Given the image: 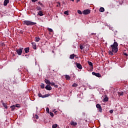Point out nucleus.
<instances>
[{
    "mask_svg": "<svg viewBox=\"0 0 128 128\" xmlns=\"http://www.w3.org/2000/svg\"><path fill=\"white\" fill-rule=\"evenodd\" d=\"M32 2H38V0H32Z\"/></svg>",
    "mask_w": 128,
    "mask_h": 128,
    "instance_id": "nucleus-38",
    "label": "nucleus"
},
{
    "mask_svg": "<svg viewBox=\"0 0 128 128\" xmlns=\"http://www.w3.org/2000/svg\"><path fill=\"white\" fill-rule=\"evenodd\" d=\"M24 24L26 26H34V24H36V22H32L30 20H24Z\"/></svg>",
    "mask_w": 128,
    "mask_h": 128,
    "instance_id": "nucleus-2",
    "label": "nucleus"
},
{
    "mask_svg": "<svg viewBox=\"0 0 128 128\" xmlns=\"http://www.w3.org/2000/svg\"><path fill=\"white\" fill-rule=\"evenodd\" d=\"M118 44L116 42H114V44L110 46L111 48L109 51V54L110 56H112L114 54H116L118 52Z\"/></svg>",
    "mask_w": 128,
    "mask_h": 128,
    "instance_id": "nucleus-1",
    "label": "nucleus"
},
{
    "mask_svg": "<svg viewBox=\"0 0 128 128\" xmlns=\"http://www.w3.org/2000/svg\"><path fill=\"white\" fill-rule=\"evenodd\" d=\"M35 40L36 42H40V38L38 37H36Z\"/></svg>",
    "mask_w": 128,
    "mask_h": 128,
    "instance_id": "nucleus-18",
    "label": "nucleus"
},
{
    "mask_svg": "<svg viewBox=\"0 0 128 128\" xmlns=\"http://www.w3.org/2000/svg\"><path fill=\"white\" fill-rule=\"evenodd\" d=\"M2 104V106H4V108H6V110H8V106L6 105V104L3 102V103Z\"/></svg>",
    "mask_w": 128,
    "mask_h": 128,
    "instance_id": "nucleus-21",
    "label": "nucleus"
},
{
    "mask_svg": "<svg viewBox=\"0 0 128 128\" xmlns=\"http://www.w3.org/2000/svg\"><path fill=\"white\" fill-rule=\"evenodd\" d=\"M38 14V16H44V14H42V11H39Z\"/></svg>",
    "mask_w": 128,
    "mask_h": 128,
    "instance_id": "nucleus-16",
    "label": "nucleus"
},
{
    "mask_svg": "<svg viewBox=\"0 0 128 128\" xmlns=\"http://www.w3.org/2000/svg\"><path fill=\"white\" fill-rule=\"evenodd\" d=\"M118 96H124V92H118Z\"/></svg>",
    "mask_w": 128,
    "mask_h": 128,
    "instance_id": "nucleus-24",
    "label": "nucleus"
},
{
    "mask_svg": "<svg viewBox=\"0 0 128 128\" xmlns=\"http://www.w3.org/2000/svg\"><path fill=\"white\" fill-rule=\"evenodd\" d=\"M124 54V56H128V54L126 53H125Z\"/></svg>",
    "mask_w": 128,
    "mask_h": 128,
    "instance_id": "nucleus-43",
    "label": "nucleus"
},
{
    "mask_svg": "<svg viewBox=\"0 0 128 128\" xmlns=\"http://www.w3.org/2000/svg\"><path fill=\"white\" fill-rule=\"evenodd\" d=\"M16 108H20V106L19 104H16Z\"/></svg>",
    "mask_w": 128,
    "mask_h": 128,
    "instance_id": "nucleus-33",
    "label": "nucleus"
},
{
    "mask_svg": "<svg viewBox=\"0 0 128 128\" xmlns=\"http://www.w3.org/2000/svg\"><path fill=\"white\" fill-rule=\"evenodd\" d=\"M103 100L104 102H108V97L106 96H104Z\"/></svg>",
    "mask_w": 128,
    "mask_h": 128,
    "instance_id": "nucleus-11",
    "label": "nucleus"
},
{
    "mask_svg": "<svg viewBox=\"0 0 128 128\" xmlns=\"http://www.w3.org/2000/svg\"><path fill=\"white\" fill-rule=\"evenodd\" d=\"M92 34H96V33H92Z\"/></svg>",
    "mask_w": 128,
    "mask_h": 128,
    "instance_id": "nucleus-45",
    "label": "nucleus"
},
{
    "mask_svg": "<svg viewBox=\"0 0 128 128\" xmlns=\"http://www.w3.org/2000/svg\"><path fill=\"white\" fill-rule=\"evenodd\" d=\"M54 86L55 88H58V86L57 84L56 85V84H54Z\"/></svg>",
    "mask_w": 128,
    "mask_h": 128,
    "instance_id": "nucleus-41",
    "label": "nucleus"
},
{
    "mask_svg": "<svg viewBox=\"0 0 128 128\" xmlns=\"http://www.w3.org/2000/svg\"><path fill=\"white\" fill-rule=\"evenodd\" d=\"M35 118H36V120H38V115H35Z\"/></svg>",
    "mask_w": 128,
    "mask_h": 128,
    "instance_id": "nucleus-36",
    "label": "nucleus"
},
{
    "mask_svg": "<svg viewBox=\"0 0 128 128\" xmlns=\"http://www.w3.org/2000/svg\"><path fill=\"white\" fill-rule=\"evenodd\" d=\"M70 124H71V126H76V124H78V123H76V122L72 121L70 122Z\"/></svg>",
    "mask_w": 128,
    "mask_h": 128,
    "instance_id": "nucleus-12",
    "label": "nucleus"
},
{
    "mask_svg": "<svg viewBox=\"0 0 128 128\" xmlns=\"http://www.w3.org/2000/svg\"><path fill=\"white\" fill-rule=\"evenodd\" d=\"M40 88H44V84L42 83L40 85Z\"/></svg>",
    "mask_w": 128,
    "mask_h": 128,
    "instance_id": "nucleus-27",
    "label": "nucleus"
},
{
    "mask_svg": "<svg viewBox=\"0 0 128 128\" xmlns=\"http://www.w3.org/2000/svg\"><path fill=\"white\" fill-rule=\"evenodd\" d=\"M72 2H74V0H70Z\"/></svg>",
    "mask_w": 128,
    "mask_h": 128,
    "instance_id": "nucleus-46",
    "label": "nucleus"
},
{
    "mask_svg": "<svg viewBox=\"0 0 128 128\" xmlns=\"http://www.w3.org/2000/svg\"><path fill=\"white\" fill-rule=\"evenodd\" d=\"M10 108H12V111L14 110V109L16 108V106L13 105V106H11Z\"/></svg>",
    "mask_w": 128,
    "mask_h": 128,
    "instance_id": "nucleus-22",
    "label": "nucleus"
},
{
    "mask_svg": "<svg viewBox=\"0 0 128 128\" xmlns=\"http://www.w3.org/2000/svg\"><path fill=\"white\" fill-rule=\"evenodd\" d=\"M49 96H50V94H45V95H44V96H42V94H40V93H39L38 94V96H39V98H48Z\"/></svg>",
    "mask_w": 128,
    "mask_h": 128,
    "instance_id": "nucleus-4",
    "label": "nucleus"
},
{
    "mask_svg": "<svg viewBox=\"0 0 128 128\" xmlns=\"http://www.w3.org/2000/svg\"><path fill=\"white\" fill-rule=\"evenodd\" d=\"M65 78L68 80H70V76L68 75H65Z\"/></svg>",
    "mask_w": 128,
    "mask_h": 128,
    "instance_id": "nucleus-17",
    "label": "nucleus"
},
{
    "mask_svg": "<svg viewBox=\"0 0 128 128\" xmlns=\"http://www.w3.org/2000/svg\"><path fill=\"white\" fill-rule=\"evenodd\" d=\"M50 116H52V118H54V113L50 112Z\"/></svg>",
    "mask_w": 128,
    "mask_h": 128,
    "instance_id": "nucleus-32",
    "label": "nucleus"
},
{
    "mask_svg": "<svg viewBox=\"0 0 128 128\" xmlns=\"http://www.w3.org/2000/svg\"><path fill=\"white\" fill-rule=\"evenodd\" d=\"M48 32H52L53 30L52 29L50 28H48Z\"/></svg>",
    "mask_w": 128,
    "mask_h": 128,
    "instance_id": "nucleus-26",
    "label": "nucleus"
},
{
    "mask_svg": "<svg viewBox=\"0 0 128 128\" xmlns=\"http://www.w3.org/2000/svg\"><path fill=\"white\" fill-rule=\"evenodd\" d=\"M56 6H58V5H57Z\"/></svg>",
    "mask_w": 128,
    "mask_h": 128,
    "instance_id": "nucleus-48",
    "label": "nucleus"
},
{
    "mask_svg": "<svg viewBox=\"0 0 128 128\" xmlns=\"http://www.w3.org/2000/svg\"><path fill=\"white\" fill-rule=\"evenodd\" d=\"M46 111L47 112H50V108H46Z\"/></svg>",
    "mask_w": 128,
    "mask_h": 128,
    "instance_id": "nucleus-34",
    "label": "nucleus"
},
{
    "mask_svg": "<svg viewBox=\"0 0 128 128\" xmlns=\"http://www.w3.org/2000/svg\"><path fill=\"white\" fill-rule=\"evenodd\" d=\"M88 64L90 66H92V62H91L88 61Z\"/></svg>",
    "mask_w": 128,
    "mask_h": 128,
    "instance_id": "nucleus-23",
    "label": "nucleus"
},
{
    "mask_svg": "<svg viewBox=\"0 0 128 128\" xmlns=\"http://www.w3.org/2000/svg\"><path fill=\"white\" fill-rule=\"evenodd\" d=\"M76 2H80V0H76Z\"/></svg>",
    "mask_w": 128,
    "mask_h": 128,
    "instance_id": "nucleus-42",
    "label": "nucleus"
},
{
    "mask_svg": "<svg viewBox=\"0 0 128 128\" xmlns=\"http://www.w3.org/2000/svg\"><path fill=\"white\" fill-rule=\"evenodd\" d=\"M86 50H88V48L86 49Z\"/></svg>",
    "mask_w": 128,
    "mask_h": 128,
    "instance_id": "nucleus-47",
    "label": "nucleus"
},
{
    "mask_svg": "<svg viewBox=\"0 0 128 128\" xmlns=\"http://www.w3.org/2000/svg\"><path fill=\"white\" fill-rule=\"evenodd\" d=\"M9 2H10V0H4V6H7Z\"/></svg>",
    "mask_w": 128,
    "mask_h": 128,
    "instance_id": "nucleus-15",
    "label": "nucleus"
},
{
    "mask_svg": "<svg viewBox=\"0 0 128 128\" xmlns=\"http://www.w3.org/2000/svg\"><path fill=\"white\" fill-rule=\"evenodd\" d=\"M110 114H112V112H114V110H110Z\"/></svg>",
    "mask_w": 128,
    "mask_h": 128,
    "instance_id": "nucleus-40",
    "label": "nucleus"
},
{
    "mask_svg": "<svg viewBox=\"0 0 128 128\" xmlns=\"http://www.w3.org/2000/svg\"><path fill=\"white\" fill-rule=\"evenodd\" d=\"M44 82L46 84H50V80L45 79Z\"/></svg>",
    "mask_w": 128,
    "mask_h": 128,
    "instance_id": "nucleus-14",
    "label": "nucleus"
},
{
    "mask_svg": "<svg viewBox=\"0 0 128 128\" xmlns=\"http://www.w3.org/2000/svg\"><path fill=\"white\" fill-rule=\"evenodd\" d=\"M38 4H40V6H43L42 3L40 2H38Z\"/></svg>",
    "mask_w": 128,
    "mask_h": 128,
    "instance_id": "nucleus-37",
    "label": "nucleus"
},
{
    "mask_svg": "<svg viewBox=\"0 0 128 128\" xmlns=\"http://www.w3.org/2000/svg\"><path fill=\"white\" fill-rule=\"evenodd\" d=\"M22 50H24V48H20L16 50V52L18 56H22Z\"/></svg>",
    "mask_w": 128,
    "mask_h": 128,
    "instance_id": "nucleus-3",
    "label": "nucleus"
},
{
    "mask_svg": "<svg viewBox=\"0 0 128 128\" xmlns=\"http://www.w3.org/2000/svg\"><path fill=\"white\" fill-rule=\"evenodd\" d=\"M36 10H37L41 11L42 10V8L40 7H37Z\"/></svg>",
    "mask_w": 128,
    "mask_h": 128,
    "instance_id": "nucleus-30",
    "label": "nucleus"
},
{
    "mask_svg": "<svg viewBox=\"0 0 128 128\" xmlns=\"http://www.w3.org/2000/svg\"><path fill=\"white\" fill-rule=\"evenodd\" d=\"M24 50L26 54H28V52H30V48H26Z\"/></svg>",
    "mask_w": 128,
    "mask_h": 128,
    "instance_id": "nucleus-13",
    "label": "nucleus"
},
{
    "mask_svg": "<svg viewBox=\"0 0 128 128\" xmlns=\"http://www.w3.org/2000/svg\"><path fill=\"white\" fill-rule=\"evenodd\" d=\"M96 108H98V110L100 112H102V106L100 104H96Z\"/></svg>",
    "mask_w": 128,
    "mask_h": 128,
    "instance_id": "nucleus-7",
    "label": "nucleus"
},
{
    "mask_svg": "<svg viewBox=\"0 0 128 128\" xmlns=\"http://www.w3.org/2000/svg\"><path fill=\"white\" fill-rule=\"evenodd\" d=\"M32 48L34 50H36V44L34 42H32Z\"/></svg>",
    "mask_w": 128,
    "mask_h": 128,
    "instance_id": "nucleus-10",
    "label": "nucleus"
},
{
    "mask_svg": "<svg viewBox=\"0 0 128 128\" xmlns=\"http://www.w3.org/2000/svg\"><path fill=\"white\" fill-rule=\"evenodd\" d=\"M92 76H95L97 78H101L102 75L100 73H96L95 72H92Z\"/></svg>",
    "mask_w": 128,
    "mask_h": 128,
    "instance_id": "nucleus-6",
    "label": "nucleus"
},
{
    "mask_svg": "<svg viewBox=\"0 0 128 128\" xmlns=\"http://www.w3.org/2000/svg\"><path fill=\"white\" fill-rule=\"evenodd\" d=\"M100 12H104V8L102 7L100 8Z\"/></svg>",
    "mask_w": 128,
    "mask_h": 128,
    "instance_id": "nucleus-19",
    "label": "nucleus"
},
{
    "mask_svg": "<svg viewBox=\"0 0 128 128\" xmlns=\"http://www.w3.org/2000/svg\"><path fill=\"white\" fill-rule=\"evenodd\" d=\"M82 14H90V10L88 9L84 10L82 12Z\"/></svg>",
    "mask_w": 128,
    "mask_h": 128,
    "instance_id": "nucleus-5",
    "label": "nucleus"
},
{
    "mask_svg": "<svg viewBox=\"0 0 128 128\" xmlns=\"http://www.w3.org/2000/svg\"><path fill=\"white\" fill-rule=\"evenodd\" d=\"M59 6H60V3H58Z\"/></svg>",
    "mask_w": 128,
    "mask_h": 128,
    "instance_id": "nucleus-44",
    "label": "nucleus"
},
{
    "mask_svg": "<svg viewBox=\"0 0 128 128\" xmlns=\"http://www.w3.org/2000/svg\"><path fill=\"white\" fill-rule=\"evenodd\" d=\"M52 128H58V125L56 124H54L52 126Z\"/></svg>",
    "mask_w": 128,
    "mask_h": 128,
    "instance_id": "nucleus-25",
    "label": "nucleus"
},
{
    "mask_svg": "<svg viewBox=\"0 0 128 128\" xmlns=\"http://www.w3.org/2000/svg\"><path fill=\"white\" fill-rule=\"evenodd\" d=\"M74 56H76V55H74V54H72L70 56V58L71 60H72V59L74 58Z\"/></svg>",
    "mask_w": 128,
    "mask_h": 128,
    "instance_id": "nucleus-20",
    "label": "nucleus"
},
{
    "mask_svg": "<svg viewBox=\"0 0 128 128\" xmlns=\"http://www.w3.org/2000/svg\"><path fill=\"white\" fill-rule=\"evenodd\" d=\"M80 50H84V46H82V45H80Z\"/></svg>",
    "mask_w": 128,
    "mask_h": 128,
    "instance_id": "nucleus-35",
    "label": "nucleus"
},
{
    "mask_svg": "<svg viewBox=\"0 0 128 128\" xmlns=\"http://www.w3.org/2000/svg\"><path fill=\"white\" fill-rule=\"evenodd\" d=\"M76 66L78 68H79V70H82V64L80 63H76Z\"/></svg>",
    "mask_w": 128,
    "mask_h": 128,
    "instance_id": "nucleus-8",
    "label": "nucleus"
},
{
    "mask_svg": "<svg viewBox=\"0 0 128 128\" xmlns=\"http://www.w3.org/2000/svg\"><path fill=\"white\" fill-rule=\"evenodd\" d=\"M78 12L79 14H82V11L80 10H78Z\"/></svg>",
    "mask_w": 128,
    "mask_h": 128,
    "instance_id": "nucleus-28",
    "label": "nucleus"
},
{
    "mask_svg": "<svg viewBox=\"0 0 128 128\" xmlns=\"http://www.w3.org/2000/svg\"><path fill=\"white\" fill-rule=\"evenodd\" d=\"M64 14H66L67 16H68V11H65L64 12Z\"/></svg>",
    "mask_w": 128,
    "mask_h": 128,
    "instance_id": "nucleus-29",
    "label": "nucleus"
},
{
    "mask_svg": "<svg viewBox=\"0 0 128 128\" xmlns=\"http://www.w3.org/2000/svg\"><path fill=\"white\" fill-rule=\"evenodd\" d=\"M72 86H74V87L78 86V84H76V83H74V84L72 85Z\"/></svg>",
    "mask_w": 128,
    "mask_h": 128,
    "instance_id": "nucleus-31",
    "label": "nucleus"
},
{
    "mask_svg": "<svg viewBox=\"0 0 128 128\" xmlns=\"http://www.w3.org/2000/svg\"><path fill=\"white\" fill-rule=\"evenodd\" d=\"M50 84H51V86H54V84H54V82H50Z\"/></svg>",
    "mask_w": 128,
    "mask_h": 128,
    "instance_id": "nucleus-39",
    "label": "nucleus"
},
{
    "mask_svg": "<svg viewBox=\"0 0 128 128\" xmlns=\"http://www.w3.org/2000/svg\"><path fill=\"white\" fill-rule=\"evenodd\" d=\"M45 88L47 90H52V88L50 86V85H46V86L45 87Z\"/></svg>",
    "mask_w": 128,
    "mask_h": 128,
    "instance_id": "nucleus-9",
    "label": "nucleus"
}]
</instances>
